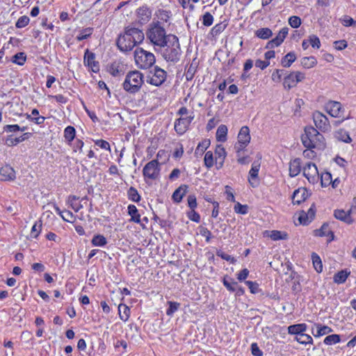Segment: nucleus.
Instances as JSON below:
<instances>
[{
	"instance_id": "f257e3e1",
	"label": "nucleus",
	"mask_w": 356,
	"mask_h": 356,
	"mask_svg": "<svg viewBox=\"0 0 356 356\" xmlns=\"http://www.w3.org/2000/svg\"><path fill=\"white\" fill-rule=\"evenodd\" d=\"M145 35L143 32L137 28L127 27L124 33L119 35L117 40V46L121 51H129L137 44L143 41Z\"/></svg>"
},
{
	"instance_id": "f03ea898",
	"label": "nucleus",
	"mask_w": 356,
	"mask_h": 356,
	"mask_svg": "<svg viewBox=\"0 0 356 356\" xmlns=\"http://www.w3.org/2000/svg\"><path fill=\"white\" fill-rule=\"evenodd\" d=\"M161 46V55L167 62L175 63L179 60L181 51L178 38L168 34V41Z\"/></svg>"
},
{
	"instance_id": "7ed1b4c3",
	"label": "nucleus",
	"mask_w": 356,
	"mask_h": 356,
	"mask_svg": "<svg viewBox=\"0 0 356 356\" xmlns=\"http://www.w3.org/2000/svg\"><path fill=\"white\" fill-rule=\"evenodd\" d=\"M146 35L154 47H161L168 41V35L159 21L149 24Z\"/></svg>"
},
{
	"instance_id": "20e7f679",
	"label": "nucleus",
	"mask_w": 356,
	"mask_h": 356,
	"mask_svg": "<svg viewBox=\"0 0 356 356\" xmlns=\"http://www.w3.org/2000/svg\"><path fill=\"white\" fill-rule=\"evenodd\" d=\"M323 136L313 127H307L305 128V134L301 136V140L303 145L312 149L316 147L321 143Z\"/></svg>"
},
{
	"instance_id": "39448f33",
	"label": "nucleus",
	"mask_w": 356,
	"mask_h": 356,
	"mask_svg": "<svg viewBox=\"0 0 356 356\" xmlns=\"http://www.w3.org/2000/svg\"><path fill=\"white\" fill-rule=\"evenodd\" d=\"M143 83V74L138 71H132L127 74L123 88L129 92L135 93L139 90Z\"/></svg>"
},
{
	"instance_id": "423d86ee",
	"label": "nucleus",
	"mask_w": 356,
	"mask_h": 356,
	"mask_svg": "<svg viewBox=\"0 0 356 356\" xmlns=\"http://www.w3.org/2000/svg\"><path fill=\"white\" fill-rule=\"evenodd\" d=\"M134 59L137 66L141 69H148L155 63L154 55L142 48H137L134 51Z\"/></svg>"
},
{
	"instance_id": "0eeeda50",
	"label": "nucleus",
	"mask_w": 356,
	"mask_h": 356,
	"mask_svg": "<svg viewBox=\"0 0 356 356\" xmlns=\"http://www.w3.org/2000/svg\"><path fill=\"white\" fill-rule=\"evenodd\" d=\"M143 175L145 180L147 179L151 180L157 179L160 175L159 162L156 160L148 162L143 168Z\"/></svg>"
},
{
	"instance_id": "6e6552de",
	"label": "nucleus",
	"mask_w": 356,
	"mask_h": 356,
	"mask_svg": "<svg viewBox=\"0 0 356 356\" xmlns=\"http://www.w3.org/2000/svg\"><path fill=\"white\" fill-rule=\"evenodd\" d=\"M313 120L318 129L323 132L330 131L331 126L328 118L321 112L315 111L313 113Z\"/></svg>"
},
{
	"instance_id": "1a4fd4ad",
	"label": "nucleus",
	"mask_w": 356,
	"mask_h": 356,
	"mask_svg": "<svg viewBox=\"0 0 356 356\" xmlns=\"http://www.w3.org/2000/svg\"><path fill=\"white\" fill-rule=\"evenodd\" d=\"M250 129L247 126L242 127L238 135V143L235 145L237 152L243 150L250 143Z\"/></svg>"
},
{
	"instance_id": "9d476101",
	"label": "nucleus",
	"mask_w": 356,
	"mask_h": 356,
	"mask_svg": "<svg viewBox=\"0 0 356 356\" xmlns=\"http://www.w3.org/2000/svg\"><path fill=\"white\" fill-rule=\"evenodd\" d=\"M303 175L309 182L315 184L319 179V174L317 167L313 163L309 162L303 168Z\"/></svg>"
},
{
	"instance_id": "9b49d317",
	"label": "nucleus",
	"mask_w": 356,
	"mask_h": 356,
	"mask_svg": "<svg viewBox=\"0 0 356 356\" xmlns=\"http://www.w3.org/2000/svg\"><path fill=\"white\" fill-rule=\"evenodd\" d=\"M325 111L332 117L341 118L344 112V109L340 102L336 101H329L325 105Z\"/></svg>"
},
{
	"instance_id": "f8f14e48",
	"label": "nucleus",
	"mask_w": 356,
	"mask_h": 356,
	"mask_svg": "<svg viewBox=\"0 0 356 356\" xmlns=\"http://www.w3.org/2000/svg\"><path fill=\"white\" fill-rule=\"evenodd\" d=\"M194 118V115H189L186 118H180L175 122V129L176 132L181 135L188 129L190 124Z\"/></svg>"
},
{
	"instance_id": "ddd939ff",
	"label": "nucleus",
	"mask_w": 356,
	"mask_h": 356,
	"mask_svg": "<svg viewBox=\"0 0 356 356\" xmlns=\"http://www.w3.org/2000/svg\"><path fill=\"white\" fill-rule=\"evenodd\" d=\"M167 73L163 69L155 67L154 72L150 77L149 83L154 86H161L166 79Z\"/></svg>"
},
{
	"instance_id": "4468645a",
	"label": "nucleus",
	"mask_w": 356,
	"mask_h": 356,
	"mask_svg": "<svg viewBox=\"0 0 356 356\" xmlns=\"http://www.w3.org/2000/svg\"><path fill=\"white\" fill-rule=\"evenodd\" d=\"M288 32L289 29L287 27L282 28L277 35L267 43L266 48L273 49L280 46L287 36Z\"/></svg>"
},
{
	"instance_id": "2eb2a0df",
	"label": "nucleus",
	"mask_w": 356,
	"mask_h": 356,
	"mask_svg": "<svg viewBox=\"0 0 356 356\" xmlns=\"http://www.w3.org/2000/svg\"><path fill=\"white\" fill-rule=\"evenodd\" d=\"M84 64L87 65L93 72H97L99 70V63L95 61V54L90 52L87 49L84 55Z\"/></svg>"
},
{
	"instance_id": "dca6fc26",
	"label": "nucleus",
	"mask_w": 356,
	"mask_h": 356,
	"mask_svg": "<svg viewBox=\"0 0 356 356\" xmlns=\"http://www.w3.org/2000/svg\"><path fill=\"white\" fill-rule=\"evenodd\" d=\"M15 177V171L10 165H6L0 169V180L10 181L14 180Z\"/></svg>"
},
{
	"instance_id": "f3484780",
	"label": "nucleus",
	"mask_w": 356,
	"mask_h": 356,
	"mask_svg": "<svg viewBox=\"0 0 356 356\" xmlns=\"http://www.w3.org/2000/svg\"><path fill=\"white\" fill-rule=\"evenodd\" d=\"M307 197V191L305 188H300L293 192L292 201L293 204H299L305 201Z\"/></svg>"
},
{
	"instance_id": "a211bd4d",
	"label": "nucleus",
	"mask_w": 356,
	"mask_h": 356,
	"mask_svg": "<svg viewBox=\"0 0 356 356\" xmlns=\"http://www.w3.org/2000/svg\"><path fill=\"white\" fill-rule=\"evenodd\" d=\"M216 161L218 164V168H222L227 156L226 151L222 145H218L215 149Z\"/></svg>"
},
{
	"instance_id": "6ab92c4d",
	"label": "nucleus",
	"mask_w": 356,
	"mask_h": 356,
	"mask_svg": "<svg viewBox=\"0 0 356 356\" xmlns=\"http://www.w3.org/2000/svg\"><path fill=\"white\" fill-rule=\"evenodd\" d=\"M301 171V161L300 159H295L289 163V175L292 177L297 176Z\"/></svg>"
},
{
	"instance_id": "aec40b11",
	"label": "nucleus",
	"mask_w": 356,
	"mask_h": 356,
	"mask_svg": "<svg viewBox=\"0 0 356 356\" xmlns=\"http://www.w3.org/2000/svg\"><path fill=\"white\" fill-rule=\"evenodd\" d=\"M334 216L337 219L343 221L348 225H351L354 222L353 218L351 216H349V214L346 213L344 210H335Z\"/></svg>"
},
{
	"instance_id": "412c9836",
	"label": "nucleus",
	"mask_w": 356,
	"mask_h": 356,
	"mask_svg": "<svg viewBox=\"0 0 356 356\" xmlns=\"http://www.w3.org/2000/svg\"><path fill=\"white\" fill-rule=\"evenodd\" d=\"M260 168V163H253L252 165V168L249 172V177L248 181L250 184L254 187V180L258 177V173Z\"/></svg>"
},
{
	"instance_id": "4be33fe9",
	"label": "nucleus",
	"mask_w": 356,
	"mask_h": 356,
	"mask_svg": "<svg viewBox=\"0 0 356 356\" xmlns=\"http://www.w3.org/2000/svg\"><path fill=\"white\" fill-rule=\"evenodd\" d=\"M307 330V325L305 323L292 325L288 327V332L296 336L302 334Z\"/></svg>"
},
{
	"instance_id": "5701e85b",
	"label": "nucleus",
	"mask_w": 356,
	"mask_h": 356,
	"mask_svg": "<svg viewBox=\"0 0 356 356\" xmlns=\"http://www.w3.org/2000/svg\"><path fill=\"white\" fill-rule=\"evenodd\" d=\"M186 185H181L172 194V199L176 202H180L187 191Z\"/></svg>"
},
{
	"instance_id": "b1692460",
	"label": "nucleus",
	"mask_w": 356,
	"mask_h": 356,
	"mask_svg": "<svg viewBox=\"0 0 356 356\" xmlns=\"http://www.w3.org/2000/svg\"><path fill=\"white\" fill-rule=\"evenodd\" d=\"M227 127L224 124L218 127L216 131V140L220 142H225L227 140Z\"/></svg>"
},
{
	"instance_id": "393cba45",
	"label": "nucleus",
	"mask_w": 356,
	"mask_h": 356,
	"mask_svg": "<svg viewBox=\"0 0 356 356\" xmlns=\"http://www.w3.org/2000/svg\"><path fill=\"white\" fill-rule=\"evenodd\" d=\"M31 133H24L22 136H19V137H17V138H8L6 140V144L8 145V146H13V145H16L17 144L22 142V141H24L25 140L28 139L30 136H31Z\"/></svg>"
},
{
	"instance_id": "a878e982",
	"label": "nucleus",
	"mask_w": 356,
	"mask_h": 356,
	"mask_svg": "<svg viewBox=\"0 0 356 356\" xmlns=\"http://www.w3.org/2000/svg\"><path fill=\"white\" fill-rule=\"evenodd\" d=\"M118 312L120 318L122 321L126 322L129 318L130 314L129 308L124 304H120L118 306Z\"/></svg>"
},
{
	"instance_id": "bb28decb",
	"label": "nucleus",
	"mask_w": 356,
	"mask_h": 356,
	"mask_svg": "<svg viewBox=\"0 0 356 356\" xmlns=\"http://www.w3.org/2000/svg\"><path fill=\"white\" fill-rule=\"evenodd\" d=\"M318 235L320 236H330V241L334 240V236L332 231L330 230L327 224H323L321 229L317 230Z\"/></svg>"
},
{
	"instance_id": "cd10ccee",
	"label": "nucleus",
	"mask_w": 356,
	"mask_h": 356,
	"mask_svg": "<svg viewBox=\"0 0 356 356\" xmlns=\"http://www.w3.org/2000/svg\"><path fill=\"white\" fill-rule=\"evenodd\" d=\"M255 35L261 39L267 40L272 36L273 32L268 28H261L255 31Z\"/></svg>"
},
{
	"instance_id": "c85d7f7f",
	"label": "nucleus",
	"mask_w": 356,
	"mask_h": 356,
	"mask_svg": "<svg viewBox=\"0 0 356 356\" xmlns=\"http://www.w3.org/2000/svg\"><path fill=\"white\" fill-rule=\"evenodd\" d=\"M317 64V60L314 56L304 57L301 59V65L307 69L312 68Z\"/></svg>"
},
{
	"instance_id": "c756f323",
	"label": "nucleus",
	"mask_w": 356,
	"mask_h": 356,
	"mask_svg": "<svg viewBox=\"0 0 356 356\" xmlns=\"http://www.w3.org/2000/svg\"><path fill=\"white\" fill-rule=\"evenodd\" d=\"M296 54L293 52H289L282 59L281 63L283 67H289L296 60Z\"/></svg>"
},
{
	"instance_id": "7c9ffc66",
	"label": "nucleus",
	"mask_w": 356,
	"mask_h": 356,
	"mask_svg": "<svg viewBox=\"0 0 356 356\" xmlns=\"http://www.w3.org/2000/svg\"><path fill=\"white\" fill-rule=\"evenodd\" d=\"M295 340L297 341L298 343L304 345L312 344L313 343V339L312 338V337L309 334H305L304 332L296 336Z\"/></svg>"
},
{
	"instance_id": "2f4dec72",
	"label": "nucleus",
	"mask_w": 356,
	"mask_h": 356,
	"mask_svg": "<svg viewBox=\"0 0 356 356\" xmlns=\"http://www.w3.org/2000/svg\"><path fill=\"white\" fill-rule=\"evenodd\" d=\"M297 82L296 81V79L293 73L291 72L289 75H287L284 79V87L287 89H291V88L295 87L297 85Z\"/></svg>"
},
{
	"instance_id": "473e14b6",
	"label": "nucleus",
	"mask_w": 356,
	"mask_h": 356,
	"mask_svg": "<svg viewBox=\"0 0 356 356\" xmlns=\"http://www.w3.org/2000/svg\"><path fill=\"white\" fill-rule=\"evenodd\" d=\"M128 213L131 216V220L135 222H140V215L138 213V209L134 205H129L128 207Z\"/></svg>"
},
{
	"instance_id": "72a5a7b5",
	"label": "nucleus",
	"mask_w": 356,
	"mask_h": 356,
	"mask_svg": "<svg viewBox=\"0 0 356 356\" xmlns=\"http://www.w3.org/2000/svg\"><path fill=\"white\" fill-rule=\"evenodd\" d=\"M91 243L94 246L102 247L107 243V240L103 235L97 234L93 236Z\"/></svg>"
},
{
	"instance_id": "f704fd0d",
	"label": "nucleus",
	"mask_w": 356,
	"mask_h": 356,
	"mask_svg": "<svg viewBox=\"0 0 356 356\" xmlns=\"http://www.w3.org/2000/svg\"><path fill=\"white\" fill-rule=\"evenodd\" d=\"M349 273L346 270H341L334 276V282L337 284H341L346 282Z\"/></svg>"
},
{
	"instance_id": "c9c22d12",
	"label": "nucleus",
	"mask_w": 356,
	"mask_h": 356,
	"mask_svg": "<svg viewBox=\"0 0 356 356\" xmlns=\"http://www.w3.org/2000/svg\"><path fill=\"white\" fill-rule=\"evenodd\" d=\"M42 229V222L40 220L37 221L35 222V224L33 225L31 228V231L30 233V237L33 238H36Z\"/></svg>"
},
{
	"instance_id": "e433bc0d",
	"label": "nucleus",
	"mask_w": 356,
	"mask_h": 356,
	"mask_svg": "<svg viewBox=\"0 0 356 356\" xmlns=\"http://www.w3.org/2000/svg\"><path fill=\"white\" fill-rule=\"evenodd\" d=\"M336 137L338 140L343 142L350 143L352 141L348 133L344 130L340 129L336 134Z\"/></svg>"
},
{
	"instance_id": "4c0bfd02",
	"label": "nucleus",
	"mask_w": 356,
	"mask_h": 356,
	"mask_svg": "<svg viewBox=\"0 0 356 356\" xmlns=\"http://www.w3.org/2000/svg\"><path fill=\"white\" fill-rule=\"evenodd\" d=\"M316 326L317 328V332H316V334H314V337H316L327 334L332 332L331 328L329 327L328 326L321 325L320 324H316Z\"/></svg>"
},
{
	"instance_id": "58836bf2",
	"label": "nucleus",
	"mask_w": 356,
	"mask_h": 356,
	"mask_svg": "<svg viewBox=\"0 0 356 356\" xmlns=\"http://www.w3.org/2000/svg\"><path fill=\"white\" fill-rule=\"evenodd\" d=\"M312 259L315 270L318 273L321 272L323 270V265L321 258L316 253H312Z\"/></svg>"
},
{
	"instance_id": "ea45409f",
	"label": "nucleus",
	"mask_w": 356,
	"mask_h": 356,
	"mask_svg": "<svg viewBox=\"0 0 356 356\" xmlns=\"http://www.w3.org/2000/svg\"><path fill=\"white\" fill-rule=\"evenodd\" d=\"M75 129L73 127L68 126L65 129L64 137L66 140L70 142L75 137Z\"/></svg>"
},
{
	"instance_id": "a19ab883",
	"label": "nucleus",
	"mask_w": 356,
	"mask_h": 356,
	"mask_svg": "<svg viewBox=\"0 0 356 356\" xmlns=\"http://www.w3.org/2000/svg\"><path fill=\"white\" fill-rule=\"evenodd\" d=\"M269 236L273 241L283 240V239H286L287 238V234L283 233L280 231L273 230V231H271Z\"/></svg>"
},
{
	"instance_id": "79ce46f5",
	"label": "nucleus",
	"mask_w": 356,
	"mask_h": 356,
	"mask_svg": "<svg viewBox=\"0 0 356 356\" xmlns=\"http://www.w3.org/2000/svg\"><path fill=\"white\" fill-rule=\"evenodd\" d=\"M12 61L17 65H23L26 61V56L24 53L19 52L13 56Z\"/></svg>"
},
{
	"instance_id": "37998d69",
	"label": "nucleus",
	"mask_w": 356,
	"mask_h": 356,
	"mask_svg": "<svg viewBox=\"0 0 356 356\" xmlns=\"http://www.w3.org/2000/svg\"><path fill=\"white\" fill-rule=\"evenodd\" d=\"M332 181V175L330 172H325L321 175V186L326 187L331 184Z\"/></svg>"
},
{
	"instance_id": "c03bdc74",
	"label": "nucleus",
	"mask_w": 356,
	"mask_h": 356,
	"mask_svg": "<svg viewBox=\"0 0 356 356\" xmlns=\"http://www.w3.org/2000/svg\"><path fill=\"white\" fill-rule=\"evenodd\" d=\"M340 341V337L338 334H330L324 339V343L327 345H332Z\"/></svg>"
},
{
	"instance_id": "a18cd8bd",
	"label": "nucleus",
	"mask_w": 356,
	"mask_h": 356,
	"mask_svg": "<svg viewBox=\"0 0 356 356\" xmlns=\"http://www.w3.org/2000/svg\"><path fill=\"white\" fill-rule=\"evenodd\" d=\"M204 164L207 168H210L213 165V153L210 151L207 152L204 159Z\"/></svg>"
},
{
	"instance_id": "49530a36",
	"label": "nucleus",
	"mask_w": 356,
	"mask_h": 356,
	"mask_svg": "<svg viewBox=\"0 0 356 356\" xmlns=\"http://www.w3.org/2000/svg\"><path fill=\"white\" fill-rule=\"evenodd\" d=\"M92 33V29L87 28L81 31L79 35L76 36V39L78 41H81L88 38Z\"/></svg>"
},
{
	"instance_id": "de8ad7c7",
	"label": "nucleus",
	"mask_w": 356,
	"mask_h": 356,
	"mask_svg": "<svg viewBox=\"0 0 356 356\" xmlns=\"http://www.w3.org/2000/svg\"><path fill=\"white\" fill-rule=\"evenodd\" d=\"M5 131L7 132H15L17 131H24L26 129V127H20L17 124H8L3 128Z\"/></svg>"
},
{
	"instance_id": "09e8293b",
	"label": "nucleus",
	"mask_w": 356,
	"mask_h": 356,
	"mask_svg": "<svg viewBox=\"0 0 356 356\" xmlns=\"http://www.w3.org/2000/svg\"><path fill=\"white\" fill-rule=\"evenodd\" d=\"M138 15H142L143 16L142 17V20L145 22H147L149 21V19H150L151 17V13L149 11L148 9L147 8H140L138 10Z\"/></svg>"
},
{
	"instance_id": "8fccbe9b",
	"label": "nucleus",
	"mask_w": 356,
	"mask_h": 356,
	"mask_svg": "<svg viewBox=\"0 0 356 356\" xmlns=\"http://www.w3.org/2000/svg\"><path fill=\"white\" fill-rule=\"evenodd\" d=\"M76 196H70L68 197V203L70 204L72 209H74L76 212L79 211L81 208L82 207V205L79 203L74 202L76 200Z\"/></svg>"
},
{
	"instance_id": "3c124183",
	"label": "nucleus",
	"mask_w": 356,
	"mask_h": 356,
	"mask_svg": "<svg viewBox=\"0 0 356 356\" xmlns=\"http://www.w3.org/2000/svg\"><path fill=\"white\" fill-rule=\"evenodd\" d=\"M301 23V19L298 16H291L289 19V24L292 28H298Z\"/></svg>"
},
{
	"instance_id": "603ef678",
	"label": "nucleus",
	"mask_w": 356,
	"mask_h": 356,
	"mask_svg": "<svg viewBox=\"0 0 356 356\" xmlns=\"http://www.w3.org/2000/svg\"><path fill=\"white\" fill-rule=\"evenodd\" d=\"M309 40V44L313 48H316V49H319L320 48V47H321V41H320L319 38L316 35H311L309 37V40Z\"/></svg>"
},
{
	"instance_id": "864d4df0",
	"label": "nucleus",
	"mask_w": 356,
	"mask_h": 356,
	"mask_svg": "<svg viewBox=\"0 0 356 356\" xmlns=\"http://www.w3.org/2000/svg\"><path fill=\"white\" fill-rule=\"evenodd\" d=\"M29 22V17L24 15L20 17L18 20L17 21L15 26L17 28L22 29L25 27L26 25H28Z\"/></svg>"
},
{
	"instance_id": "5fc2aeb1",
	"label": "nucleus",
	"mask_w": 356,
	"mask_h": 356,
	"mask_svg": "<svg viewBox=\"0 0 356 356\" xmlns=\"http://www.w3.org/2000/svg\"><path fill=\"white\" fill-rule=\"evenodd\" d=\"M129 198L134 202H139L140 197L136 188L131 187L128 191Z\"/></svg>"
},
{
	"instance_id": "6e6d98bb",
	"label": "nucleus",
	"mask_w": 356,
	"mask_h": 356,
	"mask_svg": "<svg viewBox=\"0 0 356 356\" xmlns=\"http://www.w3.org/2000/svg\"><path fill=\"white\" fill-rule=\"evenodd\" d=\"M213 22V17L210 13H206L202 16V24L206 26H210Z\"/></svg>"
},
{
	"instance_id": "4d7b16f0",
	"label": "nucleus",
	"mask_w": 356,
	"mask_h": 356,
	"mask_svg": "<svg viewBox=\"0 0 356 356\" xmlns=\"http://www.w3.org/2000/svg\"><path fill=\"white\" fill-rule=\"evenodd\" d=\"M169 308L166 311L168 316H172L179 308V303L175 302H168Z\"/></svg>"
},
{
	"instance_id": "13d9d810",
	"label": "nucleus",
	"mask_w": 356,
	"mask_h": 356,
	"mask_svg": "<svg viewBox=\"0 0 356 356\" xmlns=\"http://www.w3.org/2000/svg\"><path fill=\"white\" fill-rule=\"evenodd\" d=\"M284 70H275L272 74V79L276 83H279L282 80V77L284 75Z\"/></svg>"
},
{
	"instance_id": "bf43d9fd",
	"label": "nucleus",
	"mask_w": 356,
	"mask_h": 356,
	"mask_svg": "<svg viewBox=\"0 0 356 356\" xmlns=\"http://www.w3.org/2000/svg\"><path fill=\"white\" fill-rule=\"evenodd\" d=\"M234 209V211L237 213L246 214L248 213V206L243 205V204H240L239 202H237L235 204Z\"/></svg>"
},
{
	"instance_id": "052dcab7",
	"label": "nucleus",
	"mask_w": 356,
	"mask_h": 356,
	"mask_svg": "<svg viewBox=\"0 0 356 356\" xmlns=\"http://www.w3.org/2000/svg\"><path fill=\"white\" fill-rule=\"evenodd\" d=\"M231 282L228 281L226 278L223 280V284L230 291H234L236 290V286H237V282L233 281L232 279Z\"/></svg>"
},
{
	"instance_id": "680f3d73",
	"label": "nucleus",
	"mask_w": 356,
	"mask_h": 356,
	"mask_svg": "<svg viewBox=\"0 0 356 356\" xmlns=\"http://www.w3.org/2000/svg\"><path fill=\"white\" fill-rule=\"evenodd\" d=\"M216 254L217 256L221 257L222 259L229 261L231 264H234L236 262V259L234 257L221 250L218 251Z\"/></svg>"
},
{
	"instance_id": "e2e57ef3",
	"label": "nucleus",
	"mask_w": 356,
	"mask_h": 356,
	"mask_svg": "<svg viewBox=\"0 0 356 356\" xmlns=\"http://www.w3.org/2000/svg\"><path fill=\"white\" fill-rule=\"evenodd\" d=\"M298 220L300 224L302 225H307L312 220L309 219L308 214L306 213L305 211H302L299 214Z\"/></svg>"
},
{
	"instance_id": "0e129e2a",
	"label": "nucleus",
	"mask_w": 356,
	"mask_h": 356,
	"mask_svg": "<svg viewBox=\"0 0 356 356\" xmlns=\"http://www.w3.org/2000/svg\"><path fill=\"white\" fill-rule=\"evenodd\" d=\"M209 145H210L209 140H203L197 147V148L195 149V154H197L199 152H203L204 151H205L208 148Z\"/></svg>"
},
{
	"instance_id": "69168bd1",
	"label": "nucleus",
	"mask_w": 356,
	"mask_h": 356,
	"mask_svg": "<svg viewBox=\"0 0 356 356\" xmlns=\"http://www.w3.org/2000/svg\"><path fill=\"white\" fill-rule=\"evenodd\" d=\"M200 234L205 237L207 242L210 241L211 233L207 228L201 227L200 229Z\"/></svg>"
},
{
	"instance_id": "338daca9",
	"label": "nucleus",
	"mask_w": 356,
	"mask_h": 356,
	"mask_svg": "<svg viewBox=\"0 0 356 356\" xmlns=\"http://www.w3.org/2000/svg\"><path fill=\"white\" fill-rule=\"evenodd\" d=\"M61 218L67 222H72L74 219L73 213L70 211H64L61 215Z\"/></svg>"
},
{
	"instance_id": "774afa93",
	"label": "nucleus",
	"mask_w": 356,
	"mask_h": 356,
	"mask_svg": "<svg viewBox=\"0 0 356 356\" xmlns=\"http://www.w3.org/2000/svg\"><path fill=\"white\" fill-rule=\"evenodd\" d=\"M251 351H252V354L254 356H262L263 355L262 351L259 349V346H257V344L256 343H253L251 345Z\"/></svg>"
}]
</instances>
